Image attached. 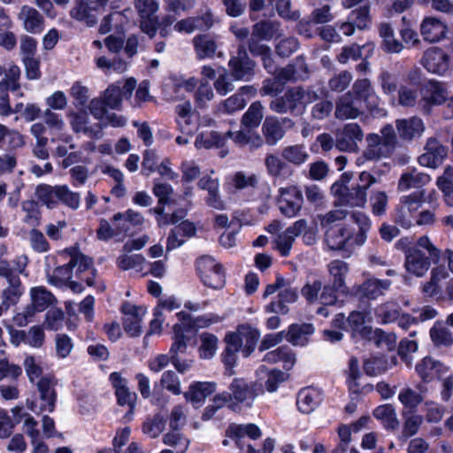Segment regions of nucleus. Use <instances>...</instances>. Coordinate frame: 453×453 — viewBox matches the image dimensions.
I'll use <instances>...</instances> for the list:
<instances>
[{
  "mask_svg": "<svg viewBox=\"0 0 453 453\" xmlns=\"http://www.w3.org/2000/svg\"><path fill=\"white\" fill-rule=\"evenodd\" d=\"M376 182V178L368 172L358 175V183L349 188L343 180L335 181L331 187V193L335 198V206L365 208L367 203V191Z\"/></svg>",
  "mask_w": 453,
  "mask_h": 453,
  "instance_id": "obj_1",
  "label": "nucleus"
},
{
  "mask_svg": "<svg viewBox=\"0 0 453 453\" xmlns=\"http://www.w3.org/2000/svg\"><path fill=\"white\" fill-rule=\"evenodd\" d=\"M327 272L330 276V284L324 286L320 303L334 304L337 302V292L348 293L346 278L349 272V265L343 260L335 259L327 265Z\"/></svg>",
  "mask_w": 453,
  "mask_h": 453,
  "instance_id": "obj_2",
  "label": "nucleus"
},
{
  "mask_svg": "<svg viewBox=\"0 0 453 453\" xmlns=\"http://www.w3.org/2000/svg\"><path fill=\"white\" fill-rule=\"evenodd\" d=\"M426 199L424 189L402 196L395 207V221L403 228L413 226L414 219L422 208Z\"/></svg>",
  "mask_w": 453,
  "mask_h": 453,
  "instance_id": "obj_3",
  "label": "nucleus"
},
{
  "mask_svg": "<svg viewBox=\"0 0 453 453\" xmlns=\"http://www.w3.org/2000/svg\"><path fill=\"white\" fill-rule=\"evenodd\" d=\"M115 415L124 422H129L134 416L137 402V395L127 386L126 380L115 372Z\"/></svg>",
  "mask_w": 453,
  "mask_h": 453,
  "instance_id": "obj_4",
  "label": "nucleus"
},
{
  "mask_svg": "<svg viewBox=\"0 0 453 453\" xmlns=\"http://www.w3.org/2000/svg\"><path fill=\"white\" fill-rule=\"evenodd\" d=\"M420 94V110L425 114H430L433 106L446 104L449 108L453 107V97L442 82L429 81L424 85Z\"/></svg>",
  "mask_w": 453,
  "mask_h": 453,
  "instance_id": "obj_5",
  "label": "nucleus"
},
{
  "mask_svg": "<svg viewBox=\"0 0 453 453\" xmlns=\"http://www.w3.org/2000/svg\"><path fill=\"white\" fill-rule=\"evenodd\" d=\"M200 280L208 288L221 289L226 284V274L222 265L212 257L202 256L196 263Z\"/></svg>",
  "mask_w": 453,
  "mask_h": 453,
  "instance_id": "obj_6",
  "label": "nucleus"
},
{
  "mask_svg": "<svg viewBox=\"0 0 453 453\" xmlns=\"http://www.w3.org/2000/svg\"><path fill=\"white\" fill-rule=\"evenodd\" d=\"M110 0H76L70 11L72 19L84 23L88 27L97 24L98 16L102 15Z\"/></svg>",
  "mask_w": 453,
  "mask_h": 453,
  "instance_id": "obj_7",
  "label": "nucleus"
},
{
  "mask_svg": "<svg viewBox=\"0 0 453 453\" xmlns=\"http://www.w3.org/2000/svg\"><path fill=\"white\" fill-rule=\"evenodd\" d=\"M36 386L42 403L38 407L35 400L27 399V407L35 414L45 411L53 412L56 407L58 394L54 388L52 379L49 376H43L38 380Z\"/></svg>",
  "mask_w": 453,
  "mask_h": 453,
  "instance_id": "obj_8",
  "label": "nucleus"
},
{
  "mask_svg": "<svg viewBox=\"0 0 453 453\" xmlns=\"http://www.w3.org/2000/svg\"><path fill=\"white\" fill-rule=\"evenodd\" d=\"M65 253L69 256L73 269L77 267V278L88 287L94 286L96 270L93 267V258L83 254L77 246L66 248Z\"/></svg>",
  "mask_w": 453,
  "mask_h": 453,
  "instance_id": "obj_9",
  "label": "nucleus"
},
{
  "mask_svg": "<svg viewBox=\"0 0 453 453\" xmlns=\"http://www.w3.org/2000/svg\"><path fill=\"white\" fill-rule=\"evenodd\" d=\"M276 202L280 212L289 218L295 217L301 210L303 197L297 186L280 188Z\"/></svg>",
  "mask_w": 453,
  "mask_h": 453,
  "instance_id": "obj_10",
  "label": "nucleus"
},
{
  "mask_svg": "<svg viewBox=\"0 0 453 453\" xmlns=\"http://www.w3.org/2000/svg\"><path fill=\"white\" fill-rule=\"evenodd\" d=\"M348 93H349L360 105L364 104L370 112L378 110L380 97L369 79H357L352 85L351 90L348 91Z\"/></svg>",
  "mask_w": 453,
  "mask_h": 453,
  "instance_id": "obj_11",
  "label": "nucleus"
},
{
  "mask_svg": "<svg viewBox=\"0 0 453 453\" xmlns=\"http://www.w3.org/2000/svg\"><path fill=\"white\" fill-rule=\"evenodd\" d=\"M335 136V147L340 151L355 152L364 139V132L357 123H349L338 129Z\"/></svg>",
  "mask_w": 453,
  "mask_h": 453,
  "instance_id": "obj_12",
  "label": "nucleus"
},
{
  "mask_svg": "<svg viewBox=\"0 0 453 453\" xmlns=\"http://www.w3.org/2000/svg\"><path fill=\"white\" fill-rule=\"evenodd\" d=\"M31 303L24 310V318L27 320L37 312H42L57 303V298L44 286L33 287L30 289Z\"/></svg>",
  "mask_w": 453,
  "mask_h": 453,
  "instance_id": "obj_13",
  "label": "nucleus"
},
{
  "mask_svg": "<svg viewBox=\"0 0 453 453\" xmlns=\"http://www.w3.org/2000/svg\"><path fill=\"white\" fill-rule=\"evenodd\" d=\"M124 330L132 337L138 336L142 332V321L146 314V308L129 302H125L120 307Z\"/></svg>",
  "mask_w": 453,
  "mask_h": 453,
  "instance_id": "obj_14",
  "label": "nucleus"
},
{
  "mask_svg": "<svg viewBox=\"0 0 453 453\" xmlns=\"http://www.w3.org/2000/svg\"><path fill=\"white\" fill-rule=\"evenodd\" d=\"M424 150L425 152L418 157V162L425 167L436 169L442 165L448 157V148L435 137H430L426 140Z\"/></svg>",
  "mask_w": 453,
  "mask_h": 453,
  "instance_id": "obj_15",
  "label": "nucleus"
},
{
  "mask_svg": "<svg viewBox=\"0 0 453 453\" xmlns=\"http://www.w3.org/2000/svg\"><path fill=\"white\" fill-rule=\"evenodd\" d=\"M324 242L330 250H346L349 246L354 244L353 233L346 225L329 227L325 232Z\"/></svg>",
  "mask_w": 453,
  "mask_h": 453,
  "instance_id": "obj_16",
  "label": "nucleus"
},
{
  "mask_svg": "<svg viewBox=\"0 0 453 453\" xmlns=\"http://www.w3.org/2000/svg\"><path fill=\"white\" fill-rule=\"evenodd\" d=\"M363 115L362 106L349 93L346 92L335 100L334 117L338 120L357 119Z\"/></svg>",
  "mask_w": 453,
  "mask_h": 453,
  "instance_id": "obj_17",
  "label": "nucleus"
},
{
  "mask_svg": "<svg viewBox=\"0 0 453 453\" xmlns=\"http://www.w3.org/2000/svg\"><path fill=\"white\" fill-rule=\"evenodd\" d=\"M404 267L406 271L416 277H423L429 270L431 260L417 247L408 248L404 251Z\"/></svg>",
  "mask_w": 453,
  "mask_h": 453,
  "instance_id": "obj_18",
  "label": "nucleus"
},
{
  "mask_svg": "<svg viewBox=\"0 0 453 453\" xmlns=\"http://www.w3.org/2000/svg\"><path fill=\"white\" fill-rule=\"evenodd\" d=\"M423 66L432 73L444 74L449 67V56L439 47L427 49L422 58Z\"/></svg>",
  "mask_w": 453,
  "mask_h": 453,
  "instance_id": "obj_19",
  "label": "nucleus"
},
{
  "mask_svg": "<svg viewBox=\"0 0 453 453\" xmlns=\"http://www.w3.org/2000/svg\"><path fill=\"white\" fill-rule=\"evenodd\" d=\"M395 128L401 140L411 142L419 139L426 130V126L422 119L412 116L395 120Z\"/></svg>",
  "mask_w": 453,
  "mask_h": 453,
  "instance_id": "obj_20",
  "label": "nucleus"
},
{
  "mask_svg": "<svg viewBox=\"0 0 453 453\" xmlns=\"http://www.w3.org/2000/svg\"><path fill=\"white\" fill-rule=\"evenodd\" d=\"M392 282L389 280H380L377 278H369L362 284L353 288V294L359 298L374 300L383 296L391 287Z\"/></svg>",
  "mask_w": 453,
  "mask_h": 453,
  "instance_id": "obj_21",
  "label": "nucleus"
},
{
  "mask_svg": "<svg viewBox=\"0 0 453 453\" xmlns=\"http://www.w3.org/2000/svg\"><path fill=\"white\" fill-rule=\"evenodd\" d=\"M283 125L291 127L294 126V122L288 118H283L281 119L272 116L265 118L262 125V134L265 143L273 146L284 137L285 131Z\"/></svg>",
  "mask_w": 453,
  "mask_h": 453,
  "instance_id": "obj_22",
  "label": "nucleus"
},
{
  "mask_svg": "<svg viewBox=\"0 0 453 453\" xmlns=\"http://www.w3.org/2000/svg\"><path fill=\"white\" fill-rule=\"evenodd\" d=\"M287 101L290 106V112L298 111L303 113L305 107L319 100L318 93L312 89H303L296 87L286 92Z\"/></svg>",
  "mask_w": 453,
  "mask_h": 453,
  "instance_id": "obj_23",
  "label": "nucleus"
},
{
  "mask_svg": "<svg viewBox=\"0 0 453 453\" xmlns=\"http://www.w3.org/2000/svg\"><path fill=\"white\" fill-rule=\"evenodd\" d=\"M231 74L237 80L249 79L253 74L255 62L251 60L243 45H240L236 56L229 61Z\"/></svg>",
  "mask_w": 453,
  "mask_h": 453,
  "instance_id": "obj_24",
  "label": "nucleus"
},
{
  "mask_svg": "<svg viewBox=\"0 0 453 453\" xmlns=\"http://www.w3.org/2000/svg\"><path fill=\"white\" fill-rule=\"evenodd\" d=\"M419 30L424 41L434 43L446 37L448 27L438 18L426 17L420 24Z\"/></svg>",
  "mask_w": 453,
  "mask_h": 453,
  "instance_id": "obj_25",
  "label": "nucleus"
},
{
  "mask_svg": "<svg viewBox=\"0 0 453 453\" xmlns=\"http://www.w3.org/2000/svg\"><path fill=\"white\" fill-rule=\"evenodd\" d=\"M104 94V98H93L87 108L96 119L106 118L109 124L113 125V114H107L108 109H113V84H109Z\"/></svg>",
  "mask_w": 453,
  "mask_h": 453,
  "instance_id": "obj_26",
  "label": "nucleus"
},
{
  "mask_svg": "<svg viewBox=\"0 0 453 453\" xmlns=\"http://www.w3.org/2000/svg\"><path fill=\"white\" fill-rule=\"evenodd\" d=\"M230 392L228 395L232 401L236 403H245L247 406H250L257 394L255 385L248 384L243 379H234L229 386Z\"/></svg>",
  "mask_w": 453,
  "mask_h": 453,
  "instance_id": "obj_27",
  "label": "nucleus"
},
{
  "mask_svg": "<svg viewBox=\"0 0 453 453\" xmlns=\"http://www.w3.org/2000/svg\"><path fill=\"white\" fill-rule=\"evenodd\" d=\"M322 397L323 392L318 388L308 387L301 389L296 401L298 410L304 414L311 413L320 404Z\"/></svg>",
  "mask_w": 453,
  "mask_h": 453,
  "instance_id": "obj_28",
  "label": "nucleus"
},
{
  "mask_svg": "<svg viewBox=\"0 0 453 453\" xmlns=\"http://www.w3.org/2000/svg\"><path fill=\"white\" fill-rule=\"evenodd\" d=\"M216 390V384L212 382H195L184 393V397L195 407H199L207 396Z\"/></svg>",
  "mask_w": 453,
  "mask_h": 453,
  "instance_id": "obj_29",
  "label": "nucleus"
},
{
  "mask_svg": "<svg viewBox=\"0 0 453 453\" xmlns=\"http://www.w3.org/2000/svg\"><path fill=\"white\" fill-rule=\"evenodd\" d=\"M197 185L201 189L208 192L206 203L210 207L217 210H223L225 208V203L220 198L219 192V182L218 179H214L210 176H203L200 179Z\"/></svg>",
  "mask_w": 453,
  "mask_h": 453,
  "instance_id": "obj_30",
  "label": "nucleus"
},
{
  "mask_svg": "<svg viewBox=\"0 0 453 453\" xmlns=\"http://www.w3.org/2000/svg\"><path fill=\"white\" fill-rule=\"evenodd\" d=\"M415 370L421 378V383H426L439 377L443 372L444 366L441 362L426 357L417 364Z\"/></svg>",
  "mask_w": 453,
  "mask_h": 453,
  "instance_id": "obj_31",
  "label": "nucleus"
},
{
  "mask_svg": "<svg viewBox=\"0 0 453 453\" xmlns=\"http://www.w3.org/2000/svg\"><path fill=\"white\" fill-rule=\"evenodd\" d=\"M19 16L23 19L24 28L28 33L39 34L43 30V17L35 8L23 5Z\"/></svg>",
  "mask_w": 453,
  "mask_h": 453,
  "instance_id": "obj_32",
  "label": "nucleus"
},
{
  "mask_svg": "<svg viewBox=\"0 0 453 453\" xmlns=\"http://www.w3.org/2000/svg\"><path fill=\"white\" fill-rule=\"evenodd\" d=\"M429 180L430 176L428 174L413 168L401 175L397 183V189L400 192H404L411 188H418L426 184Z\"/></svg>",
  "mask_w": 453,
  "mask_h": 453,
  "instance_id": "obj_33",
  "label": "nucleus"
},
{
  "mask_svg": "<svg viewBox=\"0 0 453 453\" xmlns=\"http://www.w3.org/2000/svg\"><path fill=\"white\" fill-rule=\"evenodd\" d=\"M427 392V388L424 383H418L416 389L411 387L403 388L399 395L398 399L405 407L410 409L417 408L425 398V394Z\"/></svg>",
  "mask_w": 453,
  "mask_h": 453,
  "instance_id": "obj_34",
  "label": "nucleus"
},
{
  "mask_svg": "<svg viewBox=\"0 0 453 453\" xmlns=\"http://www.w3.org/2000/svg\"><path fill=\"white\" fill-rule=\"evenodd\" d=\"M263 361L268 364L281 362L284 369L290 370L294 367L296 358L295 353L288 346H281L265 353Z\"/></svg>",
  "mask_w": 453,
  "mask_h": 453,
  "instance_id": "obj_35",
  "label": "nucleus"
},
{
  "mask_svg": "<svg viewBox=\"0 0 453 453\" xmlns=\"http://www.w3.org/2000/svg\"><path fill=\"white\" fill-rule=\"evenodd\" d=\"M193 45L196 57L199 59L211 58L215 56L218 44L216 40L209 35H198L193 38Z\"/></svg>",
  "mask_w": 453,
  "mask_h": 453,
  "instance_id": "obj_36",
  "label": "nucleus"
},
{
  "mask_svg": "<svg viewBox=\"0 0 453 453\" xmlns=\"http://www.w3.org/2000/svg\"><path fill=\"white\" fill-rule=\"evenodd\" d=\"M255 36H259L265 41H271L281 35L280 23L273 19H263L252 26Z\"/></svg>",
  "mask_w": 453,
  "mask_h": 453,
  "instance_id": "obj_37",
  "label": "nucleus"
},
{
  "mask_svg": "<svg viewBox=\"0 0 453 453\" xmlns=\"http://www.w3.org/2000/svg\"><path fill=\"white\" fill-rule=\"evenodd\" d=\"M281 157L286 162L299 166L307 162L310 154L303 144H293L282 149Z\"/></svg>",
  "mask_w": 453,
  "mask_h": 453,
  "instance_id": "obj_38",
  "label": "nucleus"
},
{
  "mask_svg": "<svg viewBox=\"0 0 453 453\" xmlns=\"http://www.w3.org/2000/svg\"><path fill=\"white\" fill-rule=\"evenodd\" d=\"M277 302H272L266 306L267 312L287 314L288 312V303H295L297 298V291L292 288H286L279 294Z\"/></svg>",
  "mask_w": 453,
  "mask_h": 453,
  "instance_id": "obj_39",
  "label": "nucleus"
},
{
  "mask_svg": "<svg viewBox=\"0 0 453 453\" xmlns=\"http://www.w3.org/2000/svg\"><path fill=\"white\" fill-rule=\"evenodd\" d=\"M314 328L311 324H293L288 327L285 334L288 342L293 345H304L308 342V337L312 334Z\"/></svg>",
  "mask_w": 453,
  "mask_h": 453,
  "instance_id": "obj_40",
  "label": "nucleus"
},
{
  "mask_svg": "<svg viewBox=\"0 0 453 453\" xmlns=\"http://www.w3.org/2000/svg\"><path fill=\"white\" fill-rule=\"evenodd\" d=\"M73 267L71 259L68 263L56 266L51 273H47L48 282L56 288H63L73 277Z\"/></svg>",
  "mask_w": 453,
  "mask_h": 453,
  "instance_id": "obj_41",
  "label": "nucleus"
},
{
  "mask_svg": "<svg viewBox=\"0 0 453 453\" xmlns=\"http://www.w3.org/2000/svg\"><path fill=\"white\" fill-rule=\"evenodd\" d=\"M380 141V134L373 133L367 134V146L363 152V157L366 160H380L382 157H390Z\"/></svg>",
  "mask_w": 453,
  "mask_h": 453,
  "instance_id": "obj_42",
  "label": "nucleus"
},
{
  "mask_svg": "<svg viewBox=\"0 0 453 453\" xmlns=\"http://www.w3.org/2000/svg\"><path fill=\"white\" fill-rule=\"evenodd\" d=\"M373 416L381 421L383 426L391 431H395L399 427V420L394 407L390 404L378 406L373 411Z\"/></svg>",
  "mask_w": 453,
  "mask_h": 453,
  "instance_id": "obj_43",
  "label": "nucleus"
},
{
  "mask_svg": "<svg viewBox=\"0 0 453 453\" xmlns=\"http://www.w3.org/2000/svg\"><path fill=\"white\" fill-rule=\"evenodd\" d=\"M348 326L352 331L353 336L362 338L369 337L372 332V327L365 325V315L364 312L354 311L347 319Z\"/></svg>",
  "mask_w": 453,
  "mask_h": 453,
  "instance_id": "obj_44",
  "label": "nucleus"
},
{
  "mask_svg": "<svg viewBox=\"0 0 453 453\" xmlns=\"http://www.w3.org/2000/svg\"><path fill=\"white\" fill-rule=\"evenodd\" d=\"M350 217L354 223L358 226V231L353 234V243L356 246H362L367 239V233L371 228V220L365 213L361 211H353Z\"/></svg>",
  "mask_w": 453,
  "mask_h": 453,
  "instance_id": "obj_45",
  "label": "nucleus"
},
{
  "mask_svg": "<svg viewBox=\"0 0 453 453\" xmlns=\"http://www.w3.org/2000/svg\"><path fill=\"white\" fill-rule=\"evenodd\" d=\"M397 104L404 108H420L418 91L415 88L401 85L397 90Z\"/></svg>",
  "mask_w": 453,
  "mask_h": 453,
  "instance_id": "obj_46",
  "label": "nucleus"
},
{
  "mask_svg": "<svg viewBox=\"0 0 453 453\" xmlns=\"http://www.w3.org/2000/svg\"><path fill=\"white\" fill-rule=\"evenodd\" d=\"M226 435L230 438H236L237 440L244 436L256 440L261 436V431L255 424H233L227 428Z\"/></svg>",
  "mask_w": 453,
  "mask_h": 453,
  "instance_id": "obj_47",
  "label": "nucleus"
},
{
  "mask_svg": "<svg viewBox=\"0 0 453 453\" xmlns=\"http://www.w3.org/2000/svg\"><path fill=\"white\" fill-rule=\"evenodd\" d=\"M380 35L383 39L384 50L390 53H399L403 45L395 38L394 30L390 25L384 23L380 26Z\"/></svg>",
  "mask_w": 453,
  "mask_h": 453,
  "instance_id": "obj_48",
  "label": "nucleus"
},
{
  "mask_svg": "<svg viewBox=\"0 0 453 453\" xmlns=\"http://www.w3.org/2000/svg\"><path fill=\"white\" fill-rule=\"evenodd\" d=\"M200 346L199 353L200 357L204 359L211 358L217 352L219 340L218 337L209 332H203L199 335Z\"/></svg>",
  "mask_w": 453,
  "mask_h": 453,
  "instance_id": "obj_49",
  "label": "nucleus"
},
{
  "mask_svg": "<svg viewBox=\"0 0 453 453\" xmlns=\"http://www.w3.org/2000/svg\"><path fill=\"white\" fill-rule=\"evenodd\" d=\"M164 444L174 448L177 453H185L189 445V440L184 436L180 430L170 429L163 436Z\"/></svg>",
  "mask_w": 453,
  "mask_h": 453,
  "instance_id": "obj_50",
  "label": "nucleus"
},
{
  "mask_svg": "<svg viewBox=\"0 0 453 453\" xmlns=\"http://www.w3.org/2000/svg\"><path fill=\"white\" fill-rule=\"evenodd\" d=\"M136 85L137 81L133 77L117 81V85L115 86V109L119 107V104L122 100H129L131 98Z\"/></svg>",
  "mask_w": 453,
  "mask_h": 453,
  "instance_id": "obj_51",
  "label": "nucleus"
},
{
  "mask_svg": "<svg viewBox=\"0 0 453 453\" xmlns=\"http://www.w3.org/2000/svg\"><path fill=\"white\" fill-rule=\"evenodd\" d=\"M58 186H50L48 184H40L36 187L35 195L40 202L49 209H54L58 206L57 199Z\"/></svg>",
  "mask_w": 453,
  "mask_h": 453,
  "instance_id": "obj_52",
  "label": "nucleus"
},
{
  "mask_svg": "<svg viewBox=\"0 0 453 453\" xmlns=\"http://www.w3.org/2000/svg\"><path fill=\"white\" fill-rule=\"evenodd\" d=\"M430 337L437 347H449L453 344V337L450 331L440 323H435L430 329Z\"/></svg>",
  "mask_w": 453,
  "mask_h": 453,
  "instance_id": "obj_53",
  "label": "nucleus"
},
{
  "mask_svg": "<svg viewBox=\"0 0 453 453\" xmlns=\"http://www.w3.org/2000/svg\"><path fill=\"white\" fill-rule=\"evenodd\" d=\"M368 49L370 53H372L374 45L371 42L360 46L357 43H352L349 46L342 48V52L338 55V60L342 64H346L349 60H357L362 57V49Z\"/></svg>",
  "mask_w": 453,
  "mask_h": 453,
  "instance_id": "obj_54",
  "label": "nucleus"
},
{
  "mask_svg": "<svg viewBox=\"0 0 453 453\" xmlns=\"http://www.w3.org/2000/svg\"><path fill=\"white\" fill-rule=\"evenodd\" d=\"M237 332L241 338L246 342L245 356L248 357L254 349L255 344L259 338V331L248 324L240 325Z\"/></svg>",
  "mask_w": 453,
  "mask_h": 453,
  "instance_id": "obj_55",
  "label": "nucleus"
},
{
  "mask_svg": "<svg viewBox=\"0 0 453 453\" xmlns=\"http://www.w3.org/2000/svg\"><path fill=\"white\" fill-rule=\"evenodd\" d=\"M263 110L264 107L260 102L257 101L252 103L242 116V124L249 127H257L264 117Z\"/></svg>",
  "mask_w": 453,
  "mask_h": 453,
  "instance_id": "obj_56",
  "label": "nucleus"
},
{
  "mask_svg": "<svg viewBox=\"0 0 453 453\" xmlns=\"http://www.w3.org/2000/svg\"><path fill=\"white\" fill-rule=\"evenodd\" d=\"M173 342L170 348L171 357H178L180 353L183 354L187 350V342L188 338L183 332V326L174 325L173 326Z\"/></svg>",
  "mask_w": 453,
  "mask_h": 453,
  "instance_id": "obj_57",
  "label": "nucleus"
},
{
  "mask_svg": "<svg viewBox=\"0 0 453 453\" xmlns=\"http://www.w3.org/2000/svg\"><path fill=\"white\" fill-rule=\"evenodd\" d=\"M17 281H9V287L3 291V305L5 310L9 309L12 305H15L23 293L20 278Z\"/></svg>",
  "mask_w": 453,
  "mask_h": 453,
  "instance_id": "obj_58",
  "label": "nucleus"
},
{
  "mask_svg": "<svg viewBox=\"0 0 453 453\" xmlns=\"http://www.w3.org/2000/svg\"><path fill=\"white\" fill-rule=\"evenodd\" d=\"M58 204L62 203L72 210H76L80 206V195L77 192L71 191L66 185L58 186L57 191Z\"/></svg>",
  "mask_w": 453,
  "mask_h": 453,
  "instance_id": "obj_59",
  "label": "nucleus"
},
{
  "mask_svg": "<svg viewBox=\"0 0 453 453\" xmlns=\"http://www.w3.org/2000/svg\"><path fill=\"white\" fill-rule=\"evenodd\" d=\"M323 282L321 280L314 279L307 281L301 289L303 296L310 303L320 301V295L323 292Z\"/></svg>",
  "mask_w": 453,
  "mask_h": 453,
  "instance_id": "obj_60",
  "label": "nucleus"
},
{
  "mask_svg": "<svg viewBox=\"0 0 453 453\" xmlns=\"http://www.w3.org/2000/svg\"><path fill=\"white\" fill-rule=\"evenodd\" d=\"M223 138L218 132H203L197 135L195 145L196 149H211L212 147H219L223 144Z\"/></svg>",
  "mask_w": 453,
  "mask_h": 453,
  "instance_id": "obj_61",
  "label": "nucleus"
},
{
  "mask_svg": "<svg viewBox=\"0 0 453 453\" xmlns=\"http://www.w3.org/2000/svg\"><path fill=\"white\" fill-rule=\"evenodd\" d=\"M335 207V209L318 216L321 227L327 229L332 227L331 226L333 224L342 221L347 218L349 215V211L347 210L342 209L340 206Z\"/></svg>",
  "mask_w": 453,
  "mask_h": 453,
  "instance_id": "obj_62",
  "label": "nucleus"
},
{
  "mask_svg": "<svg viewBox=\"0 0 453 453\" xmlns=\"http://www.w3.org/2000/svg\"><path fill=\"white\" fill-rule=\"evenodd\" d=\"M423 421V417L418 414L413 413L406 417L403 426L401 439L406 441L408 438L417 434Z\"/></svg>",
  "mask_w": 453,
  "mask_h": 453,
  "instance_id": "obj_63",
  "label": "nucleus"
},
{
  "mask_svg": "<svg viewBox=\"0 0 453 453\" xmlns=\"http://www.w3.org/2000/svg\"><path fill=\"white\" fill-rule=\"evenodd\" d=\"M376 314L383 323H391L398 319L400 310L395 303L387 302L377 308Z\"/></svg>",
  "mask_w": 453,
  "mask_h": 453,
  "instance_id": "obj_64",
  "label": "nucleus"
}]
</instances>
